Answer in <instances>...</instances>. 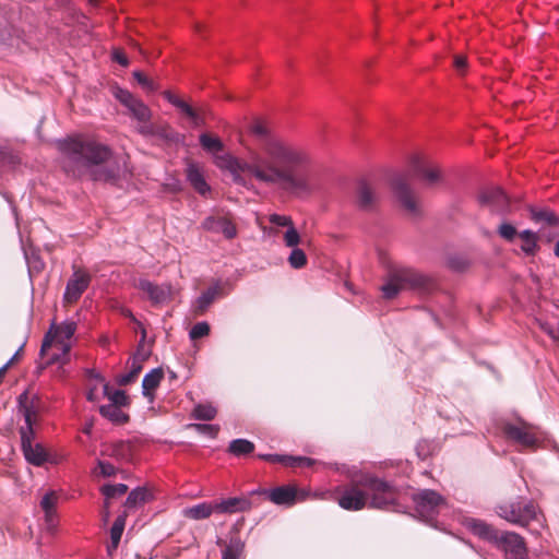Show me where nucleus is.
<instances>
[{
    "label": "nucleus",
    "mask_w": 559,
    "mask_h": 559,
    "mask_svg": "<svg viewBox=\"0 0 559 559\" xmlns=\"http://www.w3.org/2000/svg\"><path fill=\"white\" fill-rule=\"evenodd\" d=\"M215 164L228 170L238 185H246L242 174H248L262 185L297 198L310 197L323 186L309 152L284 139H269L262 154L251 152L247 160L224 154L215 157Z\"/></svg>",
    "instance_id": "f257e3e1"
},
{
    "label": "nucleus",
    "mask_w": 559,
    "mask_h": 559,
    "mask_svg": "<svg viewBox=\"0 0 559 559\" xmlns=\"http://www.w3.org/2000/svg\"><path fill=\"white\" fill-rule=\"evenodd\" d=\"M57 148L61 167L70 177L119 185L131 175L128 155H114L108 145L93 138L68 136L57 142Z\"/></svg>",
    "instance_id": "f03ea898"
},
{
    "label": "nucleus",
    "mask_w": 559,
    "mask_h": 559,
    "mask_svg": "<svg viewBox=\"0 0 559 559\" xmlns=\"http://www.w3.org/2000/svg\"><path fill=\"white\" fill-rule=\"evenodd\" d=\"M432 287V280L419 271L411 267H396L389 271L381 292L385 299H393L402 290L412 289L426 293Z\"/></svg>",
    "instance_id": "7ed1b4c3"
},
{
    "label": "nucleus",
    "mask_w": 559,
    "mask_h": 559,
    "mask_svg": "<svg viewBox=\"0 0 559 559\" xmlns=\"http://www.w3.org/2000/svg\"><path fill=\"white\" fill-rule=\"evenodd\" d=\"M369 493L370 508L384 509L397 501L399 490L392 484L370 474L364 475V483Z\"/></svg>",
    "instance_id": "20e7f679"
},
{
    "label": "nucleus",
    "mask_w": 559,
    "mask_h": 559,
    "mask_svg": "<svg viewBox=\"0 0 559 559\" xmlns=\"http://www.w3.org/2000/svg\"><path fill=\"white\" fill-rule=\"evenodd\" d=\"M364 483V475L353 479L347 486L337 490V503L347 511H359L368 504L369 493Z\"/></svg>",
    "instance_id": "39448f33"
},
{
    "label": "nucleus",
    "mask_w": 559,
    "mask_h": 559,
    "mask_svg": "<svg viewBox=\"0 0 559 559\" xmlns=\"http://www.w3.org/2000/svg\"><path fill=\"white\" fill-rule=\"evenodd\" d=\"M391 186L395 198L407 215L420 216L423 213L421 203L411 187L408 176L404 174L396 175L392 179Z\"/></svg>",
    "instance_id": "423d86ee"
},
{
    "label": "nucleus",
    "mask_w": 559,
    "mask_h": 559,
    "mask_svg": "<svg viewBox=\"0 0 559 559\" xmlns=\"http://www.w3.org/2000/svg\"><path fill=\"white\" fill-rule=\"evenodd\" d=\"M497 513L514 525L527 526L531 521L536 519L537 507L533 501L516 500L499 506Z\"/></svg>",
    "instance_id": "0eeeda50"
},
{
    "label": "nucleus",
    "mask_w": 559,
    "mask_h": 559,
    "mask_svg": "<svg viewBox=\"0 0 559 559\" xmlns=\"http://www.w3.org/2000/svg\"><path fill=\"white\" fill-rule=\"evenodd\" d=\"M501 430L506 439L522 449H534L539 441L537 428L522 420L504 423Z\"/></svg>",
    "instance_id": "6e6552de"
},
{
    "label": "nucleus",
    "mask_w": 559,
    "mask_h": 559,
    "mask_svg": "<svg viewBox=\"0 0 559 559\" xmlns=\"http://www.w3.org/2000/svg\"><path fill=\"white\" fill-rule=\"evenodd\" d=\"M76 331L75 322H63L55 328L53 334L48 333L43 342L40 353L45 354L49 346H56L66 356L70 353V340Z\"/></svg>",
    "instance_id": "1a4fd4ad"
},
{
    "label": "nucleus",
    "mask_w": 559,
    "mask_h": 559,
    "mask_svg": "<svg viewBox=\"0 0 559 559\" xmlns=\"http://www.w3.org/2000/svg\"><path fill=\"white\" fill-rule=\"evenodd\" d=\"M379 202V194L372 185L365 180L357 183L353 195L355 209L365 213H373L377 211Z\"/></svg>",
    "instance_id": "9d476101"
},
{
    "label": "nucleus",
    "mask_w": 559,
    "mask_h": 559,
    "mask_svg": "<svg viewBox=\"0 0 559 559\" xmlns=\"http://www.w3.org/2000/svg\"><path fill=\"white\" fill-rule=\"evenodd\" d=\"M416 511L426 520L432 516L444 504V499L435 490L424 489L414 495Z\"/></svg>",
    "instance_id": "9b49d317"
},
{
    "label": "nucleus",
    "mask_w": 559,
    "mask_h": 559,
    "mask_svg": "<svg viewBox=\"0 0 559 559\" xmlns=\"http://www.w3.org/2000/svg\"><path fill=\"white\" fill-rule=\"evenodd\" d=\"M495 544L506 552L508 559H524L526 557L525 542L516 533L500 532Z\"/></svg>",
    "instance_id": "f8f14e48"
},
{
    "label": "nucleus",
    "mask_w": 559,
    "mask_h": 559,
    "mask_svg": "<svg viewBox=\"0 0 559 559\" xmlns=\"http://www.w3.org/2000/svg\"><path fill=\"white\" fill-rule=\"evenodd\" d=\"M117 99L128 108L130 114L140 122H148L152 117L151 109L129 91L119 88L116 92Z\"/></svg>",
    "instance_id": "ddd939ff"
},
{
    "label": "nucleus",
    "mask_w": 559,
    "mask_h": 559,
    "mask_svg": "<svg viewBox=\"0 0 559 559\" xmlns=\"http://www.w3.org/2000/svg\"><path fill=\"white\" fill-rule=\"evenodd\" d=\"M478 201L495 213H506L510 207L509 198L498 187L483 189L478 194Z\"/></svg>",
    "instance_id": "4468645a"
},
{
    "label": "nucleus",
    "mask_w": 559,
    "mask_h": 559,
    "mask_svg": "<svg viewBox=\"0 0 559 559\" xmlns=\"http://www.w3.org/2000/svg\"><path fill=\"white\" fill-rule=\"evenodd\" d=\"M91 283V275L82 270H75L68 281L63 299L67 304L76 302Z\"/></svg>",
    "instance_id": "2eb2a0df"
},
{
    "label": "nucleus",
    "mask_w": 559,
    "mask_h": 559,
    "mask_svg": "<svg viewBox=\"0 0 559 559\" xmlns=\"http://www.w3.org/2000/svg\"><path fill=\"white\" fill-rule=\"evenodd\" d=\"M34 435L21 431V445L25 460L35 465L41 466L48 460V453L40 443H33Z\"/></svg>",
    "instance_id": "dca6fc26"
},
{
    "label": "nucleus",
    "mask_w": 559,
    "mask_h": 559,
    "mask_svg": "<svg viewBox=\"0 0 559 559\" xmlns=\"http://www.w3.org/2000/svg\"><path fill=\"white\" fill-rule=\"evenodd\" d=\"M138 287L147 295L153 305H160L171 300L174 288L170 284H154L147 280H140Z\"/></svg>",
    "instance_id": "f3484780"
},
{
    "label": "nucleus",
    "mask_w": 559,
    "mask_h": 559,
    "mask_svg": "<svg viewBox=\"0 0 559 559\" xmlns=\"http://www.w3.org/2000/svg\"><path fill=\"white\" fill-rule=\"evenodd\" d=\"M202 228L207 231L222 233L227 239H233L237 235V229L231 218L219 213L207 216L202 222Z\"/></svg>",
    "instance_id": "a211bd4d"
},
{
    "label": "nucleus",
    "mask_w": 559,
    "mask_h": 559,
    "mask_svg": "<svg viewBox=\"0 0 559 559\" xmlns=\"http://www.w3.org/2000/svg\"><path fill=\"white\" fill-rule=\"evenodd\" d=\"M214 508L216 514H235L251 510L252 502L248 497H230L215 500Z\"/></svg>",
    "instance_id": "6ab92c4d"
},
{
    "label": "nucleus",
    "mask_w": 559,
    "mask_h": 559,
    "mask_svg": "<svg viewBox=\"0 0 559 559\" xmlns=\"http://www.w3.org/2000/svg\"><path fill=\"white\" fill-rule=\"evenodd\" d=\"M412 168L414 174L423 179L427 186H433L440 182L442 179V174L439 166L425 163L418 157L414 158Z\"/></svg>",
    "instance_id": "aec40b11"
},
{
    "label": "nucleus",
    "mask_w": 559,
    "mask_h": 559,
    "mask_svg": "<svg viewBox=\"0 0 559 559\" xmlns=\"http://www.w3.org/2000/svg\"><path fill=\"white\" fill-rule=\"evenodd\" d=\"M254 493L265 495L270 499V501L278 506H293L295 504L297 499V489L293 486H281L272 490L263 489L260 491L251 492V495Z\"/></svg>",
    "instance_id": "412c9836"
},
{
    "label": "nucleus",
    "mask_w": 559,
    "mask_h": 559,
    "mask_svg": "<svg viewBox=\"0 0 559 559\" xmlns=\"http://www.w3.org/2000/svg\"><path fill=\"white\" fill-rule=\"evenodd\" d=\"M531 218L542 225L539 234L542 237H547V241H551L554 236L546 235V227L559 226V216L549 209H532Z\"/></svg>",
    "instance_id": "4be33fe9"
},
{
    "label": "nucleus",
    "mask_w": 559,
    "mask_h": 559,
    "mask_svg": "<svg viewBox=\"0 0 559 559\" xmlns=\"http://www.w3.org/2000/svg\"><path fill=\"white\" fill-rule=\"evenodd\" d=\"M466 527L476 536L495 543L499 537V531L483 520L467 519Z\"/></svg>",
    "instance_id": "5701e85b"
},
{
    "label": "nucleus",
    "mask_w": 559,
    "mask_h": 559,
    "mask_svg": "<svg viewBox=\"0 0 559 559\" xmlns=\"http://www.w3.org/2000/svg\"><path fill=\"white\" fill-rule=\"evenodd\" d=\"M221 294H222V286L218 283H216L215 285L209 287L195 300V302L193 305V313L195 316L204 314L206 312V310L209 309V307L214 302V300Z\"/></svg>",
    "instance_id": "b1692460"
},
{
    "label": "nucleus",
    "mask_w": 559,
    "mask_h": 559,
    "mask_svg": "<svg viewBox=\"0 0 559 559\" xmlns=\"http://www.w3.org/2000/svg\"><path fill=\"white\" fill-rule=\"evenodd\" d=\"M187 179L193 189L201 195H205L210 191V186L206 183L203 173L198 164L190 162L186 169Z\"/></svg>",
    "instance_id": "393cba45"
},
{
    "label": "nucleus",
    "mask_w": 559,
    "mask_h": 559,
    "mask_svg": "<svg viewBox=\"0 0 559 559\" xmlns=\"http://www.w3.org/2000/svg\"><path fill=\"white\" fill-rule=\"evenodd\" d=\"M164 379V370L158 367L146 373L142 381V392L150 402L154 401V391L159 386Z\"/></svg>",
    "instance_id": "a878e982"
},
{
    "label": "nucleus",
    "mask_w": 559,
    "mask_h": 559,
    "mask_svg": "<svg viewBox=\"0 0 559 559\" xmlns=\"http://www.w3.org/2000/svg\"><path fill=\"white\" fill-rule=\"evenodd\" d=\"M182 516L189 520L200 521L206 520L211 515L216 514L214 502H201L182 510Z\"/></svg>",
    "instance_id": "bb28decb"
},
{
    "label": "nucleus",
    "mask_w": 559,
    "mask_h": 559,
    "mask_svg": "<svg viewBox=\"0 0 559 559\" xmlns=\"http://www.w3.org/2000/svg\"><path fill=\"white\" fill-rule=\"evenodd\" d=\"M19 407L26 423V427H22L20 432L24 431L26 433L27 431V436L34 435L33 424L36 417V411L29 401L27 392H24L19 396Z\"/></svg>",
    "instance_id": "cd10ccee"
},
{
    "label": "nucleus",
    "mask_w": 559,
    "mask_h": 559,
    "mask_svg": "<svg viewBox=\"0 0 559 559\" xmlns=\"http://www.w3.org/2000/svg\"><path fill=\"white\" fill-rule=\"evenodd\" d=\"M131 445L127 441H116L106 444L102 454L114 457L116 460H127L130 456Z\"/></svg>",
    "instance_id": "c85d7f7f"
},
{
    "label": "nucleus",
    "mask_w": 559,
    "mask_h": 559,
    "mask_svg": "<svg viewBox=\"0 0 559 559\" xmlns=\"http://www.w3.org/2000/svg\"><path fill=\"white\" fill-rule=\"evenodd\" d=\"M127 512L124 511L122 514L117 516L115 520L111 530H110V545L108 546V552L111 554L114 550L118 548L120 543L124 526H126Z\"/></svg>",
    "instance_id": "c756f323"
},
{
    "label": "nucleus",
    "mask_w": 559,
    "mask_h": 559,
    "mask_svg": "<svg viewBox=\"0 0 559 559\" xmlns=\"http://www.w3.org/2000/svg\"><path fill=\"white\" fill-rule=\"evenodd\" d=\"M519 237L522 240V251L527 255H535V253L539 250V246L537 243L538 235L532 230L526 229L521 231Z\"/></svg>",
    "instance_id": "7c9ffc66"
},
{
    "label": "nucleus",
    "mask_w": 559,
    "mask_h": 559,
    "mask_svg": "<svg viewBox=\"0 0 559 559\" xmlns=\"http://www.w3.org/2000/svg\"><path fill=\"white\" fill-rule=\"evenodd\" d=\"M99 413L103 417L118 425L126 424L129 420V416L120 409V406L117 405H102L99 407Z\"/></svg>",
    "instance_id": "2f4dec72"
},
{
    "label": "nucleus",
    "mask_w": 559,
    "mask_h": 559,
    "mask_svg": "<svg viewBox=\"0 0 559 559\" xmlns=\"http://www.w3.org/2000/svg\"><path fill=\"white\" fill-rule=\"evenodd\" d=\"M250 132L261 141V148L263 147V144L269 140V139H280L278 136H274L271 134V129L269 127V124L262 120H254L251 124H250ZM259 154H262V150L260 152H258Z\"/></svg>",
    "instance_id": "473e14b6"
},
{
    "label": "nucleus",
    "mask_w": 559,
    "mask_h": 559,
    "mask_svg": "<svg viewBox=\"0 0 559 559\" xmlns=\"http://www.w3.org/2000/svg\"><path fill=\"white\" fill-rule=\"evenodd\" d=\"M57 502H58V495L55 491H50V492L46 493L40 501V507L45 511L46 522L49 525L53 524L55 515H56L55 508H56Z\"/></svg>",
    "instance_id": "72a5a7b5"
},
{
    "label": "nucleus",
    "mask_w": 559,
    "mask_h": 559,
    "mask_svg": "<svg viewBox=\"0 0 559 559\" xmlns=\"http://www.w3.org/2000/svg\"><path fill=\"white\" fill-rule=\"evenodd\" d=\"M150 492L145 488L138 487L129 493L124 507L128 510L135 509L144 504L150 499Z\"/></svg>",
    "instance_id": "f704fd0d"
},
{
    "label": "nucleus",
    "mask_w": 559,
    "mask_h": 559,
    "mask_svg": "<svg viewBox=\"0 0 559 559\" xmlns=\"http://www.w3.org/2000/svg\"><path fill=\"white\" fill-rule=\"evenodd\" d=\"M145 360V356L139 359V355H134L132 358L131 369L128 373L121 376L118 379L120 385H128L132 383L142 371V364Z\"/></svg>",
    "instance_id": "c9c22d12"
},
{
    "label": "nucleus",
    "mask_w": 559,
    "mask_h": 559,
    "mask_svg": "<svg viewBox=\"0 0 559 559\" xmlns=\"http://www.w3.org/2000/svg\"><path fill=\"white\" fill-rule=\"evenodd\" d=\"M164 97L176 108H178L182 114H185L189 119H191L198 109L190 106L188 103L174 95L171 92H164Z\"/></svg>",
    "instance_id": "e433bc0d"
},
{
    "label": "nucleus",
    "mask_w": 559,
    "mask_h": 559,
    "mask_svg": "<svg viewBox=\"0 0 559 559\" xmlns=\"http://www.w3.org/2000/svg\"><path fill=\"white\" fill-rule=\"evenodd\" d=\"M253 442L247 439H235L229 443L228 447V451L236 456L250 454L253 452Z\"/></svg>",
    "instance_id": "4c0bfd02"
},
{
    "label": "nucleus",
    "mask_w": 559,
    "mask_h": 559,
    "mask_svg": "<svg viewBox=\"0 0 559 559\" xmlns=\"http://www.w3.org/2000/svg\"><path fill=\"white\" fill-rule=\"evenodd\" d=\"M200 144L206 152L217 153L224 151V144L217 136L209 133H202L199 138Z\"/></svg>",
    "instance_id": "58836bf2"
},
{
    "label": "nucleus",
    "mask_w": 559,
    "mask_h": 559,
    "mask_svg": "<svg viewBox=\"0 0 559 559\" xmlns=\"http://www.w3.org/2000/svg\"><path fill=\"white\" fill-rule=\"evenodd\" d=\"M217 415V409L211 404H198L192 411V417L198 420H213Z\"/></svg>",
    "instance_id": "ea45409f"
},
{
    "label": "nucleus",
    "mask_w": 559,
    "mask_h": 559,
    "mask_svg": "<svg viewBox=\"0 0 559 559\" xmlns=\"http://www.w3.org/2000/svg\"><path fill=\"white\" fill-rule=\"evenodd\" d=\"M100 491L105 496V500L109 502L110 499L126 495L128 486L124 484L105 485L102 487Z\"/></svg>",
    "instance_id": "a19ab883"
},
{
    "label": "nucleus",
    "mask_w": 559,
    "mask_h": 559,
    "mask_svg": "<svg viewBox=\"0 0 559 559\" xmlns=\"http://www.w3.org/2000/svg\"><path fill=\"white\" fill-rule=\"evenodd\" d=\"M104 394L109 399L111 402L110 405H117V406H126L128 404V396L124 391L122 390H116L114 392H110L109 385H104Z\"/></svg>",
    "instance_id": "79ce46f5"
},
{
    "label": "nucleus",
    "mask_w": 559,
    "mask_h": 559,
    "mask_svg": "<svg viewBox=\"0 0 559 559\" xmlns=\"http://www.w3.org/2000/svg\"><path fill=\"white\" fill-rule=\"evenodd\" d=\"M307 261V255L301 249L293 248L288 257V262L292 267L302 269L304 266H306Z\"/></svg>",
    "instance_id": "37998d69"
},
{
    "label": "nucleus",
    "mask_w": 559,
    "mask_h": 559,
    "mask_svg": "<svg viewBox=\"0 0 559 559\" xmlns=\"http://www.w3.org/2000/svg\"><path fill=\"white\" fill-rule=\"evenodd\" d=\"M188 429H193L199 433L206 435L211 438H216L219 431V427L217 425L211 424H189L187 426Z\"/></svg>",
    "instance_id": "c03bdc74"
},
{
    "label": "nucleus",
    "mask_w": 559,
    "mask_h": 559,
    "mask_svg": "<svg viewBox=\"0 0 559 559\" xmlns=\"http://www.w3.org/2000/svg\"><path fill=\"white\" fill-rule=\"evenodd\" d=\"M242 550V544L239 539H231L223 550V559H238Z\"/></svg>",
    "instance_id": "a18cd8bd"
},
{
    "label": "nucleus",
    "mask_w": 559,
    "mask_h": 559,
    "mask_svg": "<svg viewBox=\"0 0 559 559\" xmlns=\"http://www.w3.org/2000/svg\"><path fill=\"white\" fill-rule=\"evenodd\" d=\"M283 240L285 246L289 248H297V246L301 242V237L295 225L284 233Z\"/></svg>",
    "instance_id": "49530a36"
},
{
    "label": "nucleus",
    "mask_w": 559,
    "mask_h": 559,
    "mask_svg": "<svg viewBox=\"0 0 559 559\" xmlns=\"http://www.w3.org/2000/svg\"><path fill=\"white\" fill-rule=\"evenodd\" d=\"M44 355H49L47 364L64 365L69 361V354L63 356L62 352L58 350L56 346H49Z\"/></svg>",
    "instance_id": "de8ad7c7"
},
{
    "label": "nucleus",
    "mask_w": 559,
    "mask_h": 559,
    "mask_svg": "<svg viewBox=\"0 0 559 559\" xmlns=\"http://www.w3.org/2000/svg\"><path fill=\"white\" fill-rule=\"evenodd\" d=\"M210 324L205 321L195 323L189 332V336L192 341L207 336L210 334Z\"/></svg>",
    "instance_id": "09e8293b"
},
{
    "label": "nucleus",
    "mask_w": 559,
    "mask_h": 559,
    "mask_svg": "<svg viewBox=\"0 0 559 559\" xmlns=\"http://www.w3.org/2000/svg\"><path fill=\"white\" fill-rule=\"evenodd\" d=\"M448 266L455 272H463L469 266L467 259L461 255H452L447 261Z\"/></svg>",
    "instance_id": "8fccbe9b"
},
{
    "label": "nucleus",
    "mask_w": 559,
    "mask_h": 559,
    "mask_svg": "<svg viewBox=\"0 0 559 559\" xmlns=\"http://www.w3.org/2000/svg\"><path fill=\"white\" fill-rule=\"evenodd\" d=\"M259 459L267 461L274 464H282L284 466H290L293 456L292 455H282V454H259Z\"/></svg>",
    "instance_id": "3c124183"
},
{
    "label": "nucleus",
    "mask_w": 559,
    "mask_h": 559,
    "mask_svg": "<svg viewBox=\"0 0 559 559\" xmlns=\"http://www.w3.org/2000/svg\"><path fill=\"white\" fill-rule=\"evenodd\" d=\"M269 222L274 226L286 227L287 229L294 226L292 217L287 215L271 214L269 216Z\"/></svg>",
    "instance_id": "603ef678"
},
{
    "label": "nucleus",
    "mask_w": 559,
    "mask_h": 559,
    "mask_svg": "<svg viewBox=\"0 0 559 559\" xmlns=\"http://www.w3.org/2000/svg\"><path fill=\"white\" fill-rule=\"evenodd\" d=\"M133 76L138 81V83L140 85H142V87L146 88L150 92H154L158 88V86L156 85V83L153 80H151L150 78H147L144 73H142L140 71H134Z\"/></svg>",
    "instance_id": "864d4df0"
},
{
    "label": "nucleus",
    "mask_w": 559,
    "mask_h": 559,
    "mask_svg": "<svg viewBox=\"0 0 559 559\" xmlns=\"http://www.w3.org/2000/svg\"><path fill=\"white\" fill-rule=\"evenodd\" d=\"M498 234L504 240L512 241L518 235V231L513 225L509 223H502L498 228Z\"/></svg>",
    "instance_id": "5fc2aeb1"
},
{
    "label": "nucleus",
    "mask_w": 559,
    "mask_h": 559,
    "mask_svg": "<svg viewBox=\"0 0 559 559\" xmlns=\"http://www.w3.org/2000/svg\"><path fill=\"white\" fill-rule=\"evenodd\" d=\"M542 331L549 335L554 341H559V328H554L549 322L538 321Z\"/></svg>",
    "instance_id": "6e6d98bb"
},
{
    "label": "nucleus",
    "mask_w": 559,
    "mask_h": 559,
    "mask_svg": "<svg viewBox=\"0 0 559 559\" xmlns=\"http://www.w3.org/2000/svg\"><path fill=\"white\" fill-rule=\"evenodd\" d=\"M453 67L460 74H464L467 69V58L464 55H455L453 57Z\"/></svg>",
    "instance_id": "4d7b16f0"
},
{
    "label": "nucleus",
    "mask_w": 559,
    "mask_h": 559,
    "mask_svg": "<svg viewBox=\"0 0 559 559\" xmlns=\"http://www.w3.org/2000/svg\"><path fill=\"white\" fill-rule=\"evenodd\" d=\"M209 110L206 107H200L198 108V111L194 114V116L190 119L195 127H202L205 124V117L207 115Z\"/></svg>",
    "instance_id": "13d9d810"
},
{
    "label": "nucleus",
    "mask_w": 559,
    "mask_h": 559,
    "mask_svg": "<svg viewBox=\"0 0 559 559\" xmlns=\"http://www.w3.org/2000/svg\"><path fill=\"white\" fill-rule=\"evenodd\" d=\"M98 467L100 469V474L104 477H110L116 474V468L112 464L104 461H98Z\"/></svg>",
    "instance_id": "bf43d9fd"
},
{
    "label": "nucleus",
    "mask_w": 559,
    "mask_h": 559,
    "mask_svg": "<svg viewBox=\"0 0 559 559\" xmlns=\"http://www.w3.org/2000/svg\"><path fill=\"white\" fill-rule=\"evenodd\" d=\"M314 463V461L310 457H306V456H293V461H292V464H290V467H294V466H311L312 464Z\"/></svg>",
    "instance_id": "052dcab7"
},
{
    "label": "nucleus",
    "mask_w": 559,
    "mask_h": 559,
    "mask_svg": "<svg viewBox=\"0 0 559 559\" xmlns=\"http://www.w3.org/2000/svg\"><path fill=\"white\" fill-rule=\"evenodd\" d=\"M114 60L118 62L122 67H127L129 64V60L126 53L121 49H115L112 52Z\"/></svg>",
    "instance_id": "680f3d73"
},
{
    "label": "nucleus",
    "mask_w": 559,
    "mask_h": 559,
    "mask_svg": "<svg viewBox=\"0 0 559 559\" xmlns=\"http://www.w3.org/2000/svg\"><path fill=\"white\" fill-rule=\"evenodd\" d=\"M138 130L143 135H155L157 133L155 126L148 122H142Z\"/></svg>",
    "instance_id": "e2e57ef3"
},
{
    "label": "nucleus",
    "mask_w": 559,
    "mask_h": 559,
    "mask_svg": "<svg viewBox=\"0 0 559 559\" xmlns=\"http://www.w3.org/2000/svg\"><path fill=\"white\" fill-rule=\"evenodd\" d=\"M155 128L157 129V133H155V135H159L162 138H169V131H170V128L169 126L167 124H164V126H155Z\"/></svg>",
    "instance_id": "0e129e2a"
},
{
    "label": "nucleus",
    "mask_w": 559,
    "mask_h": 559,
    "mask_svg": "<svg viewBox=\"0 0 559 559\" xmlns=\"http://www.w3.org/2000/svg\"><path fill=\"white\" fill-rule=\"evenodd\" d=\"M13 364V359H10L3 367L0 368V383L2 382V379L4 378L8 369Z\"/></svg>",
    "instance_id": "69168bd1"
},
{
    "label": "nucleus",
    "mask_w": 559,
    "mask_h": 559,
    "mask_svg": "<svg viewBox=\"0 0 559 559\" xmlns=\"http://www.w3.org/2000/svg\"><path fill=\"white\" fill-rule=\"evenodd\" d=\"M109 502L105 500L104 502V511H103V516H104V521L107 522L109 516H110V511H109Z\"/></svg>",
    "instance_id": "338daca9"
},
{
    "label": "nucleus",
    "mask_w": 559,
    "mask_h": 559,
    "mask_svg": "<svg viewBox=\"0 0 559 559\" xmlns=\"http://www.w3.org/2000/svg\"><path fill=\"white\" fill-rule=\"evenodd\" d=\"M135 355H139V359H141L143 356H145V359L148 357V353L144 352L142 342L140 343L138 347V352Z\"/></svg>",
    "instance_id": "774afa93"
}]
</instances>
